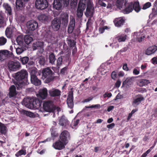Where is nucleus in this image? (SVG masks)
I'll return each instance as SVG.
<instances>
[{"label":"nucleus","instance_id":"7c9ffc66","mask_svg":"<svg viewBox=\"0 0 157 157\" xmlns=\"http://www.w3.org/2000/svg\"><path fill=\"white\" fill-rule=\"evenodd\" d=\"M16 19L18 23L22 24L25 21V17L23 15L19 14L16 17Z\"/></svg>","mask_w":157,"mask_h":157},{"label":"nucleus","instance_id":"423d86ee","mask_svg":"<svg viewBox=\"0 0 157 157\" xmlns=\"http://www.w3.org/2000/svg\"><path fill=\"white\" fill-rule=\"evenodd\" d=\"M38 73L39 75H40V72H38ZM37 72V69L36 68L33 69L30 72L31 81V82L35 86H39L41 84V82L39 79L36 77Z\"/></svg>","mask_w":157,"mask_h":157},{"label":"nucleus","instance_id":"5701e85b","mask_svg":"<svg viewBox=\"0 0 157 157\" xmlns=\"http://www.w3.org/2000/svg\"><path fill=\"white\" fill-rule=\"evenodd\" d=\"M39 95L42 99H45L48 95V90L45 88H44L39 90Z\"/></svg>","mask_w":157,"mask_h":157},{"label":"nucleus","instance_id":"bf43d9fd","mask_svg":"<svg viewBox=\"0 0 157 157\" xmlns=\"http://www.w3.org/2000/svg\"><path fill=\"white\" fill-rule=\"evenodd\" d=\"M62 62V59L61 57H59L57 61V66L58 68H59L60 65L61 64Z\"/></svg>","mask_w":157,"mask_h":157},{"label":"nucleus","instance_id":"f704fd0d","mask_svg":"<svg viewBox=\"0 0 157 157\" xmlns=\"http://www.w3.org/2000/svg\"><path fill=\"white\" fill-rule=\"evenodd\" d=\"M44 45V42L41 41H36L33 43V50H35L36 49L37 47H42Z\"/></svg>","mask_w":157,"mask_h":157},{"label":"nucleus","instance_id":"4468645a","mask_svg":"<svg viewBox=\"0 0 157 157\" xmlns=\"http://www.w3.org/2000/svg\"><path fill=\"white\" fill-rule=\"evenodd\" d=\"M73 94L72 91L69 92L67 96V103L69 107L72 108L73 107L74 104L73 102Z\"/></svg>","mask_w":157,"mask_h":157},{"label":"nucleus","instance_id":"09e8293b","mask_svg":"<svg viewBox=\"0 0 157 157\" xmlns=\"http://www.w3.org/2000/svg\"><path fill=\"white\" fill-rule=\"evenodd\" d=\"M24 51V48L23 47H18L16 49V52L17 54L20 55Z\"/></svg>","mask_w":157,"mask_h":157},{"label":"nucleus","instance_id":"c756f323","mask_svg":"<svg viewBox=\"0 0 157 157\" xmlns=\"http://www.w3.org/2000/svg\"><path fill=\"white\" fill-rule=\"evenodd\" d=\"M134 82V77L128 78L123 82V84H125L128 86H129L132 85Z\"/></svg>","mask_w":157,"mask_h":157},{"label":"nucleus","instance_id":"a878e982","mask_svg":"<svg viewBox=\"0 0 157 157\" xmlns=\"http://www.w3.org/2000/svg\"><path fill=\"white\" fill-rule=\"evenodd\" d=\"M24 0H17L16 2V9L17 10H21L25 5Z\"/></svg>","mask_w":157,"mask_h":157},{"label":"nucleus","instance_id":"ddd939ff","mask_svg":"<svg viewBox=\"0 0 157 157\" xmlns=\"http://www.w3.org/2000/svg\"><path fill=\"white\" fill-rule=\"evenodd\" d=\"M132 37L134 41H137L139 42L143 41L145 37L144 35L142 34L139 32H135Z\"/></svg>","mask_w":157,"mask_h":157},{"label":"nucleus","instance_id":"b1692460","mask_svg":"<svg viewBox=\"0 0 157 157\" xmlns=\"http://www.w3.org/2000/svg\"><path fill=\"white\" fill-rule=\"evenodd\" d=\"M127 35L123 34H119L115 38V40H117L118 42H123L125 41L126 39Z\"/></svg>","mask_w":157,"mask_h":157},{"label":"nucleus","instance_id":"603ef678","mask_svg":"<svg viewBox=\"0 0 157 157\" xmlns=\"http://www.w3.org/2000/svg\"><path fill=\"white\" fill-rule=\"evenodd\" d=\"M67 44L71 47H74L75 45V43L74 40H71L69 39H67Z\"/></svg>","mask_w":157,"mask_h":157},{"label":"nucleus","instance_id":"7ed1b4c3","mask_svg":"<svg viewBox=\"0 0 157 157\" xmlns=\"http://www.w3.org/2000/svg\"><path fill=\"white\" fill-rule=\"evenodd\" d=\"M43 107L44 110L48 112H52L55 109L58 112L60 110V109L58 107L55 106L52 101H44Z\"/></svg>","mask_w":157,"mask_h":157},{"label":"nucleus","instance_id":"39448f33","mask_svg":"<svg viewBox=\"0 0 157 157\" xmlns=\"http://www.w3.org/2000/svg\"><path fill=\"white\" fill-rule=\"evenodd\" d=\"M133 9L137 12H138L140 10V8L138 2H136L134 3L129 4L128 6L123 10V12L124 14H128L132 12Z\"/></svg>","mask_w":157,"mask_h":157},{"label":"nucleus","instance_id":"bb28decb","mask_svg":"<svg viewBox=\"0 0 157 157\" xmlns=\"http://www.w3.org/2000/svg\"><path fill=\"white\" fill-rule=\"evenodd\" d=\"M32 98H27L24 99L23 102V104H24L25 106L29 109H31V105L32 103Z\"/></svg>","mask_w":157,"mask_h":157},{"label":"nucleus","instance_id":"e433bc0d","mask_svg":"<svg viewBox=\"0 0 157 157\" xmlns=\"http://www.w3.org/2000/svg\"><path fill=\"white\" fill-rule=\"evenodd\" d=\"M150 81L147 79H142L139 80L138 84L140 86H142L150 83Z\"/></svg>","mask_w":157,"mask_h":157},{"label":"nucleus","instance_id":"1a4fd4ad","mask_svg":"<svg viewBox=\"0 0 157 157\" xmlns=\"http://www.w3.org/2000/svg\"><path fill=\"white\" fill-rule=\"evenodd\" d=\"M42 31V35L48 41L50 42L54 39L53 34L49 29H44Z\"/></svg>","mask_w":157,"mask_h":157},{"label":"nucleus","instance_id":"5fc2aeb1","mask_svg":"<svg viewBox=\"0 0 157 157\" xmlns=\"http://www.w3.org/2000/svg\"><path fill=\"white\" fill-rule=\"evenodd\" d=\"M7 41L6 39L3 37H0V46H2L4 45Z\"/></svg>","mask_w":157,"mask_h":157},{"label":"nucleus","instance_id":"3c124183","mask_svg":"<svg viewBox=\"0 0 157 157\" xmlns=\"http://www.w3.org/2000/svg\"><path fill=\"white\" fill-rule=\"evenodd\" d=\"M79 120L78 119L73 120L71 124V125L73 126V128H74L78 126V124L79 123Z\"/></svg>","mask_w":157,"mask_h":157},{"label":"nucleus","instance_id":"2eb2a0df","mask_svg":"<svg viewBox=\"0 0 157 157\" xmlns=\"http://www.w3.org/2000/svg\"><path fill=\"white\" fill-rule=\"evenodd\" d=\"M157 50V46L152 45L148 47L145 51V54L150 56L154 54Z\"/></svg>","mask_w":157,"mask_h":157},{"label":"nucleus","instance_id":"f03ea898","mask_svg":"<svg viewBox=\"0 0 157 157\" xmlns=\"http://www.w3.org/2000/svg\"><path fill=\"white\" fill-rule=\"evenodd\" d=\"M87 7L85 13L86 17H92L94 8L92 2L90 0H79L78 7L85 10Z\"/></svg>","mask_w":157,"mask_h":157},{"label":"nucleus","instance_id":"4d7b16f0","mask_svg":"<svg viewBox=\"0 0 157 157\" xmlns=\"http://www.w3.org/2000/svg\"><path fill=\"white\" fill-rule=\"evenodd\" d=\"M151 6V4L150 2H148L145 4L142 8L143 10L146 9L150 7Z\"/></svg>","mask_w":157,"mask_h":157},{"label":"nucleus","instance_id":"13d9d810","mask_svg":"<svg viewBox=\"0 0 157 157\" xmlns=\"http://www.w3.org/2000/svg\"><path fill=\"white\" fill-rule=\"evenodd\" d=\"M75 24V20L74 18L71 19L70 24L69 26L74 27Z\"/></svg>","mask_w":157,"mask_h":157},{"label":"nucleus","instance_id":"a211bd4d","mask_svg":"<svg viewBox=\"0 0 157 157\" xmlns=\"http://www.w3.org/2000/svg\"><path fill=\"white\" fill-rule=\"evenodd\" d=\"M32 103L31 105V109H38L41 106V103L39 100L36 98H32Z\"/></svg>","mask_w":157,"mask_h":157},{"label":"nucleus","instance_id":"20e7f679","mask_svg":"<svg viewBox=\"0 0 157 157\" xmlns=\"http://www.w3.org/2000/svg\"><path fill=\"white\" fill-rule=\"evenodd\" d=\"M52 71L49 68H47L43 70L42 78L45 80V82L48 83L53 79Z\"/></svg>","mask_w":157,"mask_h":157},{"label":"nucleus","instance_id":"393cba45","mask_svg":"<svg viewBox=\"0 0 157 157\" xmlns=\"http://www.w3.org/2000/svg\"><path fill=\"white\" fill-rule=\"evenodd\" d=\"M3 6L5 10V12L8 15H10L12 14V9L11 6L7 3H4Z\"/></svg>","mask_w":157,"mask_h":157},{"label":"nucleus","instance_id":"72a5a7b5","mask_svg":"<svg viewBox=\"0 0 157 157\" xmlns=\"http://www.w3.org/2000/svg\"><path fill=\"white\" fill-rule=\"evenodd\" d=\"M68 121L64 116H62L59 120V124L61 126H66L68 124Z\"/></svg>","mask_w":157,"mask_h":157},{"label":"nucleus","instance_id":"4c0bfd02","mask_svg":"<svg viewBox=\"0 0 157 157\" xmlns=\"http://www.w3.org/2000/svg\"><path fill=\"white\" fill-rule=\"evenodd\" d=\"M23 37L22 36H19L16 38V40L18 45L20 46L23 45Z\"/></svg>","mask_w":157,"mask_h":157},{"label":"nucleus","instance_id":"338daca9","mask_svg":"<svg viewBox=\"0 0 157 157\" xmlns=\"http://www.w3.org/2000/svg\"><path fill=\"white\" fill-rule=\"evenodd\" d=\"M112 96V94L111 93H105L103 95V97L104 98H105L106 97L110 98Z\"/></svg>","mask_w":157,"mask_h":157},{"label":"nucleus","instance_id":"c9c22d12","mask_svg":"<svg viewBox=\"0 0 157 157\" xmlns=\"http://www.w3.org/2000/svg\"><path fill=\"white\" fill-rule=\"evenodd\" d=\"M106 67L105 65H102L99 68V72L101 73L102 75H105L107 72V70H106Z\"/></svg>","mask_w":157,"mask_h":157},{"label":"nucleus","instance_id":"f257e3e1","mask_svg":"<svg viewBox=\"0 0 157 157\" xmlns=\"http://www.w3.org/2000/svg\"><path fill=\"white\" fill-rule=\"evenodd\" d=\"M28 73L26 70H22L16 73L14 78L17 81L16 84L17 89L19 90L27 84Z\"/></svg>","mask_w":157,"mask_h":157},{"label":"nucleus","instance_id":"864d4df0","mask_svg":"<svg viewBox=\"0 0 157 157\" xmlns=\"http://www.w3.org/2000/svg\"><path fill=\"white\" fill-rule=\"evenodd\" d=\"M6 24L5 18L3 17L2 13H0V25H3Z\"/></svg>","mask_w":157,"mask_h":157},{"label":"nucleus","instance_id":"79ce46f5","mask_svg":"<svg viewBox=\"0 0 157 157\" xmlns=\"http://www.w3.org/2000/svg\"><path fill=\"white\" fill-rule=\"evenodd\" d=\"M6 132V127L2 123L0 122V133L5 134Z\"/></svg>","mask_w":157,"mask_h":157},{"label":"nucleus","instance_id":"0eeeda50","mask_svg":"<svg viewBox=\"0 0 157 157\" xmlns=\"http://www.w3.org/2000/svg\"><path fill=\"white\" fill-rule=\"evenodd\" d=\"M35 6L38 9L44 10L48 7V3L46 0H36Z\"/></svg>","mask_w":157,"mask_h":157},{"label":"nucleus","instance_id":"ea45409f","mask_svg":"<svg viewBox=\"0 0 157 157\" xmlns=\"http://www.w3.org/2000/svg\"><path fill=\"white\" fill-rule=\"evenodd\" d=\"M6 35L7 37L10 38L13 33L12 28L7 27L6 30Z\"/></svg>","mask_w":157,"mask_h":157},{"label":"nucleus","instance_id":"473e14b6","mask_svg":"<svg viewBox=\"0 0 157 157\" xmlns=\"http://www.w3.org/2000/svg\"><path fill=\"white\" fill-rule=\"evenodd\" d=\"M16 94L15 86L14 85L12 86L10 88L9 95L10 97H13Z\"/></svg>","mask_w":157,"mask_h":157},{"label":"nucleus","instance_id":"680f3d73","mask_svg":"<svg viewBox=\"0 0 157 157\" xmlns=\"http://www.w3.org/2000/svg\"><path fill=\"white\" fill-rule=\"evenodd\" d=\"M133 74L135 75H137L140 73V69L138 68V69L136 68L133 69Z\"/></svg>","mask_w":157,"mask_h":157},{"label":"nucleus","instance_id":"8fccbe9b","mask_svg":"<svg viewBox=\"0 0 157 157\" xmlns=\"http://www.w3.org/2000/svg\"><path fill=\"white\" fill-rule=\"evenodd\" d=\"M38 63L41 65H44L45 63V58L44 57L40 56L38 59Z\"/></svg>","mask_w":157,"mask_h":157},{"label":"nucleus","instance_id":"cd10ccee","mask_svg":"<svg viewBox=\"0 0 157 157\" xmlns=\"http://www.w3.org/2000/svg\"><path fill=\"white\" fill-rule=\"evenodd\" d=\"M144 100L143 97L140 96L134 99L133 101L132 105L134 107H136L139 105L141 101Z\"/></svg>","mask_w":157,"mask_h":157},{"label":"nucleus","instance_id":"c85d7f7f","mask_svg":"<svg viewBox=\"0 0 157 157\" xmlns=\"http://www.w3.org/2000/svg\"><path fill=\"white\" fill-rule=\"evenodd\" d=\"M124 21L122 18H116L114 21L115 25L117 27H119L123 25Z\"/></svg>","mask_w":157,"mask_h":157},{"label":"nucleus","instance_id":"e2e57ef3","mask_svg":"<svg viewBox=\"0 0 157 157\" xmlns=\"http://www.w3.org/2000/svg\"><path fill=\"white\" fill-rule=\"evenodd\" d=\"M117 75V74L115 71H113L111 74L112 78L114 80L116 78Z\"/></svg>","mask_w":157,"mask_h":157},{"label":"nucleus","instance_id":"4be33fe9","mask_svg":"<svg viewBox=\"0 0 157 157\" xmlns=\"http://www.w3.org/2000/svg\"><path fill=\"white\" fill-rule=\"evenodd\" d=\"M63 0H54L53 7L57 10H60L63 6Z\"/></svg>","mask_w":157,"mask_h":157},{"label":"nucleus","instance_id":"412c9836","mask_svg":"<svg viewBox=\"0 0 157 157\" xmlns=\"http://www.w3.org/2000/svg\"><path fill=\"white\" fill-rule=\"evenodd\" d=\"M62 24L64 25H67L68 21V15L65 13H62L60 17Z\"/></svg>","mask_w":157,"mask_h":157},{"label":"nucleus","instance_id":"37998d69","mask_svg":"<svg viewBox=\"0 0 157 157\" xmlns=\"http://www.w3.org/2000/svg\"><path fill=\"white\" fill-rule=\"evenodd\" d=\"M116 39L114 38L113 42L111 44L110 46L113 48H116L119 47V44L117 41V40H115Z\"/></svg>","mask_w":157,"mask_h":157},{"label":"nucleus","instance_id":"58836bf2","mask_svg":"<svg viewBox=\"0 0 157 157\" xmlns=\"http://www.w3.org/2000/svg\"><path fill=\"white\" fill-rule=\"evenodd\" d=\"M25 42L27 44H29L33 40V38L29 35H25L24 37Z\"/></svg>","mask_w":157,"mask_h":157},{"label":"nucleus","instance_id":"aec40b11","mask_svg":"<svg viewBox=\"0 0 157 157\" xmlns=\"http://www.w3.org/2000/svg\"><path fill=\"white\" fill-rule=\"evenodd\" d=\"M48 93L50 96L55 97L60 95L61 91L58 89L52 88L48 91Z\"/></svg>","mask_w":157,"mask_h":157},{"label":"nucleus","instance_id":"a19ab883","mask_svg":"<svg viewBox=\"0 0 157 157\" xmlns=\"http://www.w3.org/2000/svg\"><path fill=\"white\" fill-rule=\"evenodd\" d=\"M22 113L23 114L30 117L33 118L35 117V114L29 111L23 110L22 111Z\"/></svg>","mask_w":157,"mask_h":157},{"label":"nucleus","instance_id":"9d476101","mask_svg":"<svg viewBox=\"0 0 157 157\" xmlns=\"http://www.w3.org/2000/svg\"><path fill=\"white\" fill-rule=\"evenodd\" d=\"M8 66L10 71H15L20 68V63L18 62L11 61L8 63Z\"/></svg>","mask_w":157,"mask_h":157},{"label":"nucleus","instance_id":"774afa93","mask_svg":"<svg viewBox=\"0 0 157 157\" xmlns=\"http://www.w3.org/2000/svg\"><path fill=\"white\" fill-rule=\"evenodd\" d=\"M115 124L114 123H112L108 125L107 127L109 129H112L115 126Z\"/></svg>","mask_w":157,"mask_h":157},{"label":"nucleus","instance_id":"69168bd1","mask_svg":"<svg viewBox=\"0 0 157 157\" xmlns=\"http://www.w3.org/2000/svg\"><path fill=\"white\" fill-rule=\"evenodd\" d=\"M74 27L70 26H68L67 31L69 33H71L73 32V30Z\"/></svg>","mask_w":157,"mask_h":157},{"label":"nucleus","instance_id":"6e6552de","mask_svg":"<svg viewBox=\"0 0 157 157\" xmlns=\"http://www.w3.org/2000/svg\"><path fill=\"white\" fill-rule=\"evenodd\" d=\"M67 144L65 141H62L59 139L53 144L52 147L56 149L61 150L65 148Z\"/></svg>","mask_w":157,"mask_h":157},{"label":"nucleus","instance_id":"dca6fc26","mask_svg":"<svg viewBox=\"0 0 157 157\" xmlns=\"http://www.w3.org/2000/svg\"><path fill=\"white\" fill-rule=\"evenodd\" d=\"M60 26V21L57 18H54L52 22V27L55 31L58 30Z\"/></svg>","mask_w":157,"mask_h":157},{"label":"nucleus","instance_id":"052dcab7","mask_svg":"<svg viewBox=\"0 0 157 157\" xmlns=\"http://www.w3.org/2000/svg\"><path fill=\"white\" fill-rule=\"evenodd\" d=\"M78 0H71V5L73 7H75L77 4Z\"/></svg>","mask_w":157,"mask_h":157},{"label":"nucleus","instance_id":"9b49d317","mask_svg":"<svg viewBox=\"0 0 157 157\" xmlns=\"http://www.w3.org/2000/svg\"><path fill=\"white\" fill-rule=\"evenodd\" d=\"M13 53L7 50H0V61H3L8 57H10Z\"/></svg>","mask_w":157,"mask_h":157},{"label":"nucleus","instance_id":"c03bdc74","mask_svg":"<svg viewBox=\"0 0 157 157\" xmlns=\"http://www.w3.org/2000/svg\"><path fill=\"white\" fill-rule=\"evenodd\" d=\"M49 62L52 64H54L56 60L55 56L53 53L51 54L49 56Z\"/></svg>","mask_w":157,"mask_h":157},{"label":"nucleus","instance_id":"6ab92c4d","mask_svg":"<svg viewBox=\"0 0 157 157\" xmlns=\"http://www.w3.org/2000/svg\"><path fill=\"white\" fill-rule=\"evenodd\" d=\"M70 135L68 132L67 131H64L60 135L59 139L63 141H65L67 144L68 142V139H69Z\"/></svg>","mask_w":157,"mask_h":157},{"label":"nucleus","instance_id":"a18cd8bd","mask_svg":"<svg viewBox=\"0 0 157 157\" xmlns=\"http://www.w3.org/2000/svg\"><path fill=\"white\" fill-rule=\"evenodd\" d=\"M84 10H83L82 9L78 7L77 11V16L79 17H81L83 14V11Z\"/></svg>","mask_w":157,"mask_h":157},{"label":"nucleus","instance_id":"de8ad7c7","mask_svg":"<svg viewBox=\"0 0 157 157\" xmlns=\"http://www.w3.org/2000/svg\"><path fill=\"white\" fill-rule=\"evenodd\" d=\"M110 29V27L106 26H104L103 27H100L99 28V31L100 33H104L105 30L109 29Z\"/></svg>","mask_w":157,"mask_h":157},{"label":"nucleus","instance_id":"6e6d98bb","mask_svg":"<svg viewBox=\"0 0 157 157\" xmlns=\"http://www.w3.org/2000/svg\"><path fill=\"white\" fill-rule=\"evenodd\" d=\"M29 60V58L27 57H25L21 59V61L24 64H26Z\"/></svg>","mask_w":157,"mask_h":157},{"label":"nucleus","instance_id":"0e129e2a","mask_svg":"<svg viewBox=\"0 0 157 157\" xmlns=\"http://www.w3.org/2000/svg\"><path fill=\"white\" fill-rule=\"evenodd\" d=\"M151 151V150L150 149H148L145 152L143 153L141 155V157H145Z\"/></svg>","mask_w":157,"mask_h":157},{"label":"nucleus","instance_id":"f8f14e48","mask_svg":"<svg viewBox=\"0 0 157 157\" xmlns=\"http://www.w3.org/2000/svg\"><path fill=\"white\" fill-rule=\"evenodd\" d=\"M26 26L28 29L30 31H34L38 28V24L34 20H30L27 22Z\"/></svg>","mask_w":157,"mask_h":157},{"label":"nucleus","instance_id":"f3484780","mask_svg":"<svg viewBox=\"0 0 157 157\" xmlns=\"http://www.w3.org/2000/svg\"><path fill=\"white\" fill-rule=\"evenodd\" d=\"M38 20L40 22L46 23L49 21V16L46 14H41L37 17Z\"/></svg>","mask_w":157,"mask_h":157},{"label":"nucleus","instance_id":"2f4dec72","mask_svg":"<svg viewBox=\"0 0 157 157\" xmlns=\"http://www.w3.org/2000/svg\"><path fill=\"white\" fill-rule=\"evenodd\" d=\"M125 4L124 0H116V6L120 10L124 8Z\"/></svg>","mask_w":157,"mask_h":157},{"label":"nucleus","instance_id":"49530a36","mask_svg":"<svg viewBox=\"0 0 157 157\" xmlns=\"http://www.w3.org/2000/svg\"><path fill=\"white\" fill-rule=\"evenodd\" d=\"M26 154V151L25 150H21L18 151L16 154L15 156L17 157H18L22 155H25Z\"/></svg>","mask_w":157,"mask_h":157}]
</instances>
